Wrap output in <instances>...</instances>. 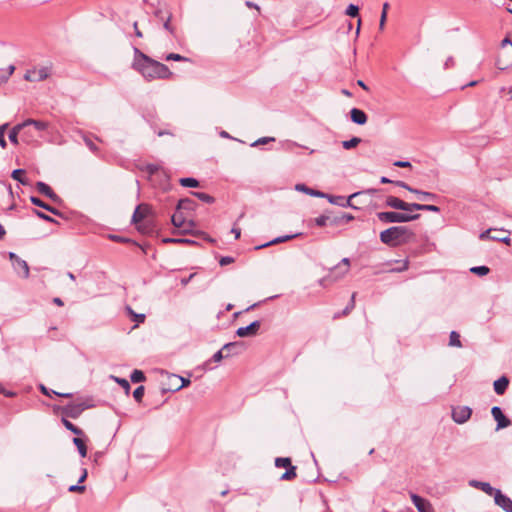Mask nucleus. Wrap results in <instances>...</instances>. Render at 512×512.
Returning a JSON list of instances; mask_svg holds the SVG:
<instances>
[{
	"instance_id": "f257e3e1",
	"label": "nucleus",
	"mask_w": 512,
	"mask_h": 512,
	"mask_svg": "<svg viewBox=\"0 0 512 512\" xmlns=\"http://www.w3.org/2000/svg\"><path fill=\"white\" fill-rule=\"evenodd\" d=\"M132 67L147 81L168 79L172 76V72L169 70L168 66L150 58L137 47H134V61Z\"/></svg>"
},
{
	"instance_id": "f03ea898",
	"label": "nucleus",
	"mask_w": 512,
	"mask_h": 512,
	"mask_svg": "<svg viewBox=\"0 0 512 512\" xmlns=\"http://www.w3.org/2000/svg\"><path fill=\"white\" fill-rule=\"evenodd\" d=\"M414 236V232L406 226H392L380 233V241L389 247H397L410 242Z\"/></svg>"
},
{
	"instance_id": "7ed1b4c3",
	"label": "nucleus",
	"mask_w": 512,
	"mask_h": 512,
	"mask_svg": "<svg viewBox=\"0 0 512 512\" xmlns=\"http://www.w3.org/2000/svg\"><path fill=\"white\" fill-rule=\"evenodd\" d=\"M151 213V207L146 203L139 204L132 215V223L136 225L137 230L141 233H150L153 225L151 221H144Z\"/></svg>"
},
{
	"instance_id": "20e7f679",
	"label": "nucleus",
	"mask_w": 512,
	"mask_h": 512,
	"mask_svg": "<svg viewBox=\"0 0 512 512\" xmlns=\"http://www.w3.org/2000/svg\"><path fill=\"white\" fill-rule=\"evenodd\" d=\"M376 216L378 220L383 224L407 223L418 220L420 218V214H408L396 211L378 212Z\"/></svg>"
},
{
	"instance_id": "39448f33",
	"label": "nucleus",
	"mask_w": 512,
	"mask_h": 512,
	"mask_svg": "<svg viewBox=\"0 0 512 512\" xmlns=\"http://www.w3.org/2000/svg\"><path fill=\"white\" fill-rule=\"evenodd\" d=\"M495 65L499 70H506L512 66V42L508 37L501 42Z\"/></svg>"
},
{
	"instance_id": "423d86ee",
	"label": "nucleus",
	"mask_w": 512,
	"mask_h": 512,
	"mask_svg": "<svg viewBox=\"0 0 512 512\" xmlns=\"http://www.w3.org/2000/svg\"><path fill=\"white\" fill-rule=\"evenodd\" d=\"M275 466L278 468H285L286 471L280 476V480L290 481L297 477L296 466L292 465L291 458L278 457L275 459Z\"/></svg>"
},
{
	"instance_id": "0eeeda50",
	"label": "nucleus",
	"mask_w": 512,
	"mask_h": 512,
	"mask_svg": "<svg viewBox=\"0 0 512 512\" xmlns=\"http://www.w3.org/2000/svg\"><path fill=\"white\" fill-rule=\"evenodd\" d=\"M9 258L12 261V265L17 272L18 275L22 276L23 278L29 277V266L27 262L23 259H21L19 256H17L15 253L10 252Z\"/></svg>"
},
{
	"instance_id": "6e6552de",
	"label": "nucleus",
	"mask_w": 512,
	"mask_h": 512,
	"mask_svg": "<svg viewBox=\"0 0 512 512\" xmlns=\"http://www.w3.org/2000/svg\"><path fill=\"white\" fill-rule=\"evenodd\" d=\"M472 415V409L469 406H457L452 409V419L457 424H464Z\"/></svg>"
},
{
	"instance_id": "1a4fd4ad",
	"label": "nucleus",
	"mask_w": 512,
	"mask_h": 512,
	"mask_svg": "<svg viewBox=\"0 0 512 512\" xmlns=\"http://www.w3.org/2000/svg\"><path fill=\"white\" fill-rule=\"evenodd\" d=\"M171 222L175 228H182V233H188L189 227L194 225L193 221L186 222L183 211L177 209L171 217Z\"/></svg>"
},
{
	"instance_id": "9d476101",
	"label": "nucleus",
	"mask_w": 512,
	"mask_h": 512,
	"mask_svg": "<svg viewBox=\"0 0 512 512\" xmlns=\"http://www.w3.org/2000/svg\"><path fill=\"white\" fill-rule=\"evenodd\" d=\"M49 74H50V71L47 67H42L40 69L34 68L31 70H28L25 73L24 78H25V80L30 81V82H39V81H43L46 78H48Z\"/></svg>"
},
{
	"instance_id": "9b49d317",
	"label": "nucleus",
	"mask_w": 512,
	"mask_h": 512,
	"mask_svg": "<svg viewBox=\"0 0 512 512\" xmlns=\"http://www.w3.org/2000/svg\"><path fill=\"white\" fill-rule=\"evenodd\" d=\"M90 405H85L83 403H78V404H75V403H68L67 405H65L63 408H62V413L67 416V417H70V418H77L81 415V413L89 408Z\"/></svg>"
},
{
	"instance_id": "f8f14e48",
	"label": "nucleus",
	"mask_w": 512,
	"mask_h": 512,
	"mask_svg": "<svg viewBox=\"0 0 512 512\" xmlns=\"http://www.w3.org/2000/svg\"><path fill=\"white\" fill-rule=\"evenodd\" d=\"M387 207L406 212H412L413 203L405 202L395 196H388L385 201Z\"/></svg>"
},
{
	"instance_id": "ddd939ff",
	"label": "nucleus",
	"mask_w": 512,
	"mask_h": 512,
	"mask_svg": "<svg viewBox=\"0 0 512 512\" xmlns=\"http://www.w3.org/2000/svg\"><path fill=\"white\" fill-rule=\"evenodd\" d=\"M491 414L494 420L497 422L496 430L504 429L511 425V421L507 418L502 409L498 406H494L491 409Z\"/></svg>"
},
{
	"instance_id": "4468645a",
	"label": "nucleus",
	"mask_w": 512,
	"mask_h": 512,
	"mask_svg": "<svg viewBox=\"0 0 512 512\" xmlns=\"http://www.w3.org/2000/svg\"><path fill=\"white\" fill-rule=\"evenodd\" d=\"M410 499L418 512H432V504L425 498L415 493H410Z\"/></svg>"
},
{
	"instance_id": "2eb2a0df",
	"label": "nucleus",
	"mask_w": 512,
	"mask_h": 512,
	"mask_svg": "<svg viewBox=\"0 0 512 512\" xmlns=\"http://www.w3.org/2000/svg\"><path fill=\"white\" fill-rule=\"evenodd\" d=\"M496 505L501 507L505 512H512V500L504 495L501 490L497 489L492 495Z\"/></svg>"
},
{
	"instance_id": "dca6fc26",
	"label": "nucleus",
	"mask_w": 512,
	"mask_h": 512,
	"mask_svg": "<svg viewBox=\"0 0 512 512\" xmlns=\"http://www.w3.org/2000/svg\"><path fill=\"white\" fill-rule=\"evenodd\" d=\"M246 346L243 341L230 342L223 346V351H226L225 357L231 355H238L245 350Z\"/></svg>"
},
{
	"instance_id": "f3484780",
	"label": "nucleus",
	"mask_w": 512,
	"mask_h": 512,
	"mask_svg": "<svg viewBox=\"0 0 512 512\" xmlns=\"http://www.w3.org/2000/svg\"><path fill=\"white\" fill-rule=\"evenodd\" d=\"M36 188L39 193L45 195L46 197L51 199L53 202L60 201V197L53 191V189L48 184L39 181L36 183Z\"/></svg>"
},
{
	"instance_id": "a211bd4d",
	"label": "nucleus",
	"mask_w": 512,
	"mask_h": 512,
	"mask_svg": "<svg viewBox=\"0 0 512 512\" xmlns=\"http://www.w3.org/2000/svg\"><path fill=\"white\" fill-rule=\"evenodd\" d=\"M377 192H378V190H377V189H375V188H369V189H367V190H365V191H358V192H355V193H353V194L349 195L347 198H345V197H344V201H343V203H342L341 207H343V208L350 207V208H352V209L358 210V209H359V207L355 206V205L351 202V201H352V199H354V198L358 197L359 195H361V194H363V193H367V194H370V195H374V194H375V193H377Z\"/></svg>"
},
{
	"instance_id": "6ab92c4d",
	"label": "nucleus",
	"mask_w": 512,
	"mask_h": 512,
	"mask_svg": "<svg viewBox=\"0 0 512 512\" xmlns=\"http://www.w3.org/2000/svg\"><path fill=\"white\" fill-rule=\"evenodd\" d=\"M136 167L146 173L149 178L155 175L161 168L158 162H140Z\"/></svg>"
},
{
	"instance_id": "aec40b11",
	"label": "nucleus",
	"mask_w": 512,
	"mask_h": 512,
	"mask_svg": "<svg viewBox=\"0 0 512 512\" xmlns=\"http://www.w3.org/2000/svg\"><path fill=\"white\" fill-rule=\"evenodd\" d=\"M30 201H31V203L33 205H35L37 207H40V208H43V209L49 211L50 213H52L55 216L63 217V213L61 211H59L55 207L45 203L44 201H42L40 198H38L36 196H31L30 197Z\"/></svg>"
},
{
	"instance_id": "412c9836",
	"label": "nucleus",
	"mask_w": 512,
	"mask_h": 512,
	"mask_svg": "<svg viewBox=\"0 0 512 512\" xmlns=\"http://www.w3.org/2000/svg\"><path fill=\"white\" fill-rule=\"evenodd\" d=\"M23 124H26V126L30 125L33 131L40 136V133L42 131L47 130L49 123L42 120H35V119H27L22 122Z\"/></svg>"
},
{
	"instance_id": "4be33fe9",
	"label": "nucleus",
	"mask_w": 512,
	"mask_h": 512,
	"mask_svg": "<svg viewBox=\"0 0 512 512\" xmlns=\"http://www.w3.org/2000/svg\"><path fill=\"white\" fill-rule=\"evenodd\" d=\"M156 17H158L163 22V27L166 31H168L170 34L175 33V27L171 23V14L168 12H163L161 10H158L156 12Z\"/></svg>"
},
{
	"instance_id": "5701e85b",
	"label": "nucleus",
	"mask_w": 512,
	"mask_h": 512,
	"mask_svg": "<svg viewBox=\"0 0 512 512\" xmlns=\"http://www.w3.org/2000/svg\"><path fill=\"white\" fill-rule=\"evenodd\" d=\"M469 485L473 488L480 489L481 491H483L484 493H486L489 496H492L495 493V491L497 490L496 488L492 487L490 485V483L482 482V481H478V480H470Z\"/></svg>"
},
{
	"instance_id": "b1692460",
	"label": "nucleus",
	"mask_w": 512,
	"mask_h": 512,
	"mask_svg": "<svg viewBox=\"0 0 512 512\" xmlns=\"http://www.w3.org/2000/svg\"><path fill=\"white\" fill-rule=\"evenodd\" d=\"M350 117H351L352 122H354L355 124H358V125H364L368 120L366 113L363 110L358 109V108L351 109Z\"/></svg>"
},
{
	"instance_id": "393cba45",
	"label": "nucleus",
	"mask_w": 512,
	"mask_h": 512,
	"mask_svg": "<svg viewBox=\"0 0 512 512\" xmlns=\"http://www.w3.org/2000/svg\"><path fill=\"white\" fill-rule=\"evenodd\" d=\"M39 135L36 134L30 125L26 126L25 129H21V141L26 144L36 142Z\"/></svg>"
},
{
	"instance_id": "a878e982",
	"label": "nucleus",
	"mask_w": 512,
	"mask_h": 512,
	"mask_svg": "<svg viewBox=\"0 0 512 512\" xmlns=\"http://www.w3.org/2000/svg\"><path fill=\"white\" fill-rule=\"evenodd\" d=\"M509 386V379L506 376H501L493 383L494 391L497 395H503Z\"/></svg>"
},
{
	"instance_id": "bb28decb",
	"label": "nucleus",
	"mask_w": 512,
	"mask_h": 512,
	"mask_svg": "<svg viewBox=\"0 0 512 512\" xmlns=\"http://www.w3.org/2000/svg\"><path fill=\"white\" fill-rule=\"evenodd\" d=\"M300 235V233H295V234H291V235H284V236H279V237H276L268 242H263V243H259L258 244V250L259 249H262V248H265V247H268L270 245H274V244H278V243H282V242H285V241H288V240H291L293 238H296Z\"/></svg>"
},
{
	"instance_id": "cd10ccee",
	"label": "nucleus",
	"mask_w": 512,
	"mask_h": 512,
	"mask_svg": "<svg viewBox=\"0 0 512 512\" xmlns=\"http://www.w3.org/2000/svg\"><path fill=\"white\" fill-rule=\"evenodd\" d=\"M26 124L19 123L15 125L9 132L8 138L11 143L17 145L19 139L21 140V129H25Z\"/></svg>"
},
{
	"instance_id": "c85d7f7f",
	"label": "nucleus",
	"mask_w": 512,
	"mask_h": 512,
	"mask_svg": "<svg viewBox=\"0 0 512 512\" xmlns=\"http://www.w3.org/2000/svg\"><path fill=\"white\" fill-rule=\"evenodd\" d=\"M491 233H492V229H488V230L482 232L479 237L481 240L491 239V240L502 242L505 244H510L511 239L509 238V236H495V235H491Z\"/></svg>"
},
{
	"instance_id": "c756f323",
	"label": "nucleus",
	"mask_w": 512,
	"mask_h": 512,
	"mask_svg": "<svg viewBox=\"0 0 512 512\" xmlns=\"http://www.w3.org/2000/svg\"><path fill=\"white\" fill-rule=\"evenodd\" d=\"M197 204L196 202L191 198H183L180 199L177 203V210L181 211H193L195 210Z\"/></svg>"
},
{
	"instance_id": "7c9ffc66",
	"label": "nucleus",
	"mask_w": 512,
	"mask_h": 512,
	"mask_svg": "<svg viewBox=\"0 0 512 512\" xmlns=\"http://www.w3.org/2000/svg\"><path fill=\"white\" fill-rule=\"evenodd\" d=\"M162 242L165 244H185V245H191L196 246L198 245V242L189 238H163Z\"/></svg>"
},
{
	"instance_id": "2f4dec72",
	"label": "nucleus",
	"mask_w": 512,
	"mask_h": 512,
	"mask_svg": "<svg viewBox=\"0 0 512 512\" xmlns=\"http://www.w3.org/2000/svg\"><path fill=\"white\" fill-rule=\"evenodd\" d=\"M295 189L297 191L304 192V193H306V194H308L310 196H313V197L322 198L324 196V192L319 191V190H315V189H312V188H309L305 184H302V183L296 184Z\"/></svg>"
},
{
	"instance_id": "473e14b6",
	"label": "nucleus",
	"mask_w": 512,
	"mask_h": 512,
	"mask_svg": "<svg viewBox=\"0 0 512 512\" xmlns=\"http://www.w3.org/2000/svg\"><path fill=\"white\" fill-rule=\"evenodd\" d=\"M256 333V321L251 322L249 325L245 327H240L237 329L236 334L239 337H245L247 335H254Z\"/></svg>"
},
{
	"instance_id": "72a5a7b5",
	"label": "nucleus",
	"mask_w": 512,
	"mask_h": 512,
	"mask_svg": "<svg viewBox=\"0 0 512 512\" xmlns=\"http://www.w3.org/2000/svg\"><path fill=\"white\" fill-rule=\"evenodd\" d=\"M11 177L24 186L29 185V180L26 177V171L24 169L13 170Z\"/></svg>"
},
{
	"instance_id": "f704fd0d",
	"label": "nucleus",
	"mask_w": 512,
	"mask_h": 512,
	"mask_svg": "<svg viewBox=\"0 0 512 512\" xmlns=\"http://www.w3.org/2000/svg\"><path fill=\"white\" fill-rule=\"evenodd\" d=\"M412 193L416 194L420 200L437 201L439 196L432 192H427L414 188Z\"/></svg>"
},
{
	"instance_id": "c9c22d12",
	"label": "nucleus",
	"mask_w": 512,
	"mask_h": 512,
	"mask_svg": "<svg viewBox=\"0 0 512 512\" xmlns=\"http://www.w3.org/2000/svg\"><path fill=\"white\" fill-rule=\"evenodd\" d=\"M412 211H428V212L439 213L440 208L438 206L432 205V204L413 203Z\"/></svg>"
},
{
	"instance_id": "e433bc0d",
	"label": "nucleus",
	"mask_w": 512,
	"mask_h": 512,
	"mask_svg": "<svg viewBox=\"0 0 512 512\" xmlns=\"http://www.w3.org/2000/svg\"><path fill=\"white\" fill-rule=\"evenodd\" d=\"M354 220V216L349 213H343L341 216H337L331 219L330 224L331 225H339L343 223H348L350 221Z\"/></svg>"
},
{
	"instance_id": "4c0bfd02",
	"label": "nucleus",
	"mask_w": 512,
	"mask_h": 512,
	"mask_svg": "<svg viewBox=\"0 0 512 512\" xmlns=\"http://www.w3.org/2000/svg\"><path fill=\"white\" fill-rule=\"evenodd\" d=\"M349 266H350L349 258H343L341 260V262L336 267H334L333 270L334 271H339L340 272V276L339 277H342L343 275H345L348 272Z\"/></svg>"
},
{
	"instance_id": "58836bf2",
	"label": "nucleus",
	"mask_w": 512,
	"mask_h": 512,
	"mask_svg": "<svg viewBox=\"0 0 512 512\" xmlns=\"http://www.w3.org/2000/svg\"><path fill=\"white\" fill-rule=\"evenodd\" d=\"M73 443L77 447L80 456L83 458L86 457L87 456V446H86L85 442L79 437H74Z\"/></svg>"
},
{
	"instance_id": "ea45409f",
	"label": "nucleus",
	"mask_w": 512,
	"mask_h": 512,
	"mask_svg": "<svg viewBox=\"0 0 512 512\" xmlns=\"http://www.w3.org/2000/svg\"><path fill=\"white\" fill-rule=\"evenodd\" d=\"M225 354H226V351H223V347H222L220 350H218L216 353H214V355L211 357V359H209L208 361H206L204 363L205 367L210 369L211 362H220L222 359L226 358Z\"/></svg>"
},
{
	"instance_id": "a19ab883",
	"label": "nucleus",
	"mask_w": 512,
	"mask_h": 512,
	"mask_svg": "<svg viewBox=\"0 0 512 512\" xmlns=\"http://www.w3.org/2000/svg\"><path fill=\"white\" fill-rule=\"evenodd\" d=\"M62 423L65 426V428L69 431H71L73 434L80 436L83 435L82 429L74 425L72 422L67 420L66 418H62Z\"/></svg>"
},
{
	"instance_id": "79ce46f5",
	"label": "nucleus",
	"mask_w": 512,
	"mask_h": 512,
	"mask_svg": "<svg viewBox=\"0 0 512 512\" xmlns=\"http://www.w3.org/2000/svg\"><path fill=\"white\" fill-rule=\"evenodd\" d=\"M179 183L183 187L195 188L199 186V181L193 177H184L179 180Z\"/></svg>"
},
{
	"instance_id": "37998d69",
	"label": "nucleus",
	"mask_w": 512,
	"mask_h": 512,
	"mask_svg": "<svg viewBox=\"0 0 512 512\" xmlns=\"http://www.w3.org/2000/svg\"><path fill=\"white\" fill-rule=\"evenodd\" d=\"M193 196L197 197L200 201L204 202V203H207V204H212L215 202V198L213 196H211L210 194L208 193H205V192H192Z\"/></svg>"
},
{
	"instance_id": "c03bdc74",
	"label": "nucleus",
	"mask_w": 512,
	"mask_h": 512,
	"mask_svg": "<svg viewBox=\"0 0 512 512\" xmlns=\"http://www.w3.org/2000/svg\"><path fill=\"white\" fill-rule=\"evenodd\" d=\"M322 198H326L329 201V203H331L333 205L340 206V207L344 201V196L331 195V194H327V193H324V196Z\"/></svg>"
},
{
	"instance_id": "a18cd8bd",
	"label": "nucleus",
	"mask_w": 512,
	"mask_h": 512,
	"mask_svg": "<svg viewBox=\"0 0 512 512\" xmlns=\"http://www.w3.org/2000/svg\"><path fill=\"white\" fill-rule=\"evenodd\" d=\"M146 377H145V374L141 371V370H137L135 369L131 375H130V380L133 382V383H140V382H143L145 381Z\"/></svg>"
},
{
	"instance_id": "49530a36",
	"label": "nucleus",
	"mask_w": 512,
	"mask_h": 512,
	"mask_svg": "<svg viewBox=\"0 0 512 512\" xmlns=\"http://www.w3.org/2000/svg\"><path fill=\"white\" fill-rule=\"evenodd\" d=\"M470 272L478 275V276H485L490 272L489 267L482 265V266H474L470 268Z\"/></svg>"
},
{
	"instance_id": "de8ad7c7",
	"label": "nucleus",
	"mask_w": 512,
	"mask_h": 512,
	"mask_svg": "<svg viewBox=\"0 0 512 512\" xmlns=\"http://www.w3.org/2000/svg\"><path fill=\"white\" fill-rule=\"evenodd\" d=\"M449 345L454 347H462L460 335L456 331H452L449 336Z\"/></svg>"
},
{
	"instance_id": "09e8293b",
	"label": "nucleus",
	"mask_w": 512,
	"mask_h": 512,
	"mask_svg": "<svg viewBox=\"0 0 512 512\" xmlns=\"http://www.w3.org/2000/svg\"><path fill=\"white\" fill-rule=\"evenodd\" d=\"M361 141V138L353 137L350 140L343 141L342 146L344 149H351L356 147Z\"/></svg>"
},
{
	"instance_id": "8fccbe9b",
	"label": "nucleus",
	"mask_w": 512,
	"mask_h": 512,
	"mask_svg": "<svg viewBox=\"0 0 512 512\" xmlns=\"http://www.w3.org/2000/svg\"><path fill=\"white\" fill-rule=\"evenodd\" d=\"M331 219L328 215L322 214L315 218V224L319 227H324L328 222L330 223Z\"/></svg>"
},
{
	"instance_id": "3c124183",
	"label": "nucleus",
	"mask_w": 512,
	"mask_h": 512,
	"mask_svg": "<svg viewBox=\"0 0 512 512\" xmlns=\"http://www.w3.org/2000/svg\"><path fill=\"white\" fill-rule=\"evenodd\" d=\"M165 60H167V61H186V62L190 61L189 58L184 57V56H182L180 54H177V53H169V54H167L166 57H165Z\"/></svg>"
},
{
	"instance_id": "603ef678",
	"label": "nucleus",
	"mask_w": 512,
	"mask_h": 512,
	"mask_svg": "<svg viewBox=\"0 0 512 512\" xmlns=\"http://www.w3.org/2000/svg\"><path fill=\"white\" fill-rule=\"evenodd\" d=\"M34 213L37 217H39L40 219L46 221V222H50V223H55V224H58L57 220H55L53 217L39 211V210H36L34 209Z\"/></svg>"
},
{
	"instance_id": "864d4df0",
	"label": "nucleus",
	"mask_w": 512,
	"mask_h": 512,
	"mask_svg": "<svg viewBox=\"0 0 512 512\" xmlns=\"http://www.w3.org/2000/svg\"><path fill=\"white\" fill-rule=\"evenodd\" d=\"M144 391H145V388L144 386H138L134 392H133V397L135 399L136 402L140 403L142 401V398L144 396Z\"/></svg>"
},
{
	"instance_id": "5fc2aeb1",
	"label": "nucleus",
	"mask_w": 512,
	"mask_h": 512,
	"mask_svg": "<svg viewBox=\"0 0 512 512\" xmlns=\"http://www.w3.org/2000/svg\"><path fill=\"white\" fill-rule=\"evenodd\" d=\"M346 15L350 17H357L359 15V7L354 4H349L346 8Z\"/></svg>"
},
{
	"instance_id": "6e6d98bb",
	"label": "nucleus",
	"mask_w": 512,
	"mask_h": 512,
	"mask_svg": "<svg viewBox=\"0 0 512 512\" xmlns=\"http://www.w3.org/2000/svg\"><path fill=\"white\" fill-rule=\"evenodd\" d=\"M173 377H175L176 379L181 381V384L174 389L175 391H178V390H180V389H182L184 387H187L191 383L190 380L187 379V378H183V377L178 376V375H173Z\"/></svg>"
},
{
	"instance_id": "4d7b16f0",
	"label": "nucleus",
	"mask_w": 512,
	"mask_h": 512,
	"mask_svg": "<svg viewBox=\"0 0 512 512\" xmlns=\"http://www.w3.org/2000/svg\"><path fill=\"white\" fill-rule=\"evenodd\" d=\"M119 385L125 390L126 394L130 392V383L124 378H115Z\"/></svg>"
},
{
	"instance_id": "13d9d810",
	"label": "nucleus",
	"mask_w": 512,
	"mask_h": 512,
	"mask_svg": "<svg viewBox=\"0 0 512 512\" xmlns=\"http://www.w3.org/2000/svg\"><path fill=\"white\" fill-rule=\"evenodd\" d=\"M7 126H8V124H4V125H1V126H0V146H1L2 148H5V147H6V145H7L6 140H5V137H4V135H5V130H6Z\"/></svg>"
},
{
	"instance_id": "bf43d9fd",
	"label": "nucleus",
	"mask_w": 512,
	"mask_h": 512,
	"mask_svg": "<svg viewBox=\"0 0 512 512\" xmlns=\"http://www.w3.org/2000/svg\"><path fill=\"white\" fill-rule=\"evenodd\" d=\"M129 312L131 313V315L133 316V320L136 321L137 323H143L145 321V314H137L135 312H133V310L131 308H128Z\"/></svg>"
},
{
	"instance_id": "052dcab7",
	"label": "nucleus",
	"mask_w": 512,
	"mask_h": 512,
	"mask_svg": "<svg viewBox=\"0 0 512 512\" xmlns=\"http://www.w3.org/2000/svg\"><path fill=\"white\" fill-rule=\"evenodd\" d=\"M85 489H86V487L84 485H81L80 483H78V484L69 486L68 491L83 493L85 491Z\"/></svg>"
},
{
	"instance_id": "680f3d73",
	"label": "nucleus",
	"mask_w": 512,
	"mask_h": 512,
	"mask_svg": "<svg viewBox=\"0 0 512 512\" xmlns=\"http://www.w3.org/2000/svg\"><path fill=\"white\" fill-rule=\"evenodd\" d=\"M408 267H409V261L406 259V260L402 261V265L401 266L393 268V269H391V271L392 272H402V271L407 270Z\"/></svg>"
},
{
	"instance_id": "e2e57ef3",
	"label": "nucleus",
	"mask_w": 512,
	"mask_h": 512,
	"mask_svg": "<svg viewBox=\"0 0 512 512\" xmlns=\"http://www.w3.org/2000/svg\"><path fill=\"white\" fill-rule=\"evenodd\" d=\"M233 262H234V258L230 257V256L221 257V259L219 260V264L221 266H225V265L231 264Z\"/></svg>"
},
{
	"instance_id": "0e129e2a",
	"label": "nucleus",
	"mask_w": 512,
	"mask_h": 512,
	"mask_svg": "<svg viewBox=\"0 0 512 512\" xmlns=\"http://www.w3.org/2000/svg\"><path fill=\"white\" fill-rule=\"evenodd\" d=\"M386 19H387V13H386V11H382L381 17H380V23H379V30H381V31L384 30Z\"/></svg>"
},
{
	"instance_id": "69168bd1",
	"label": "nucleus",
	"mask_w": 512,
	"mask_h": 512,
	"mask_svg": "<svg viewBox=\"0 0 512 512\" xmlns=\"http://www.w3.org/2000/svg\"><path fill=\"white\" fill-rule=\"evenodd\" d=\"M392 184H394V185H396V186H399V187H402V188H404V189H406V190H408V191H410V192H412V191H413V189H414V188L410 187L407 183H405V182H403V181H394V180H393V183H392Z\"/></svg>"
},
{
	"instance_id": "338daca9",
	"label": "nucleus",
	"mask_w": 512,
	"mask_h": 512,
	"mask_svg": "<svg viewBox=\"0 0 512 512\" xmlns=\"http://www.w3.org/2000/svg\"><path fill=\"white\" fill-rule=\"evenodd\" d=\"M271 141H275V138H273V137H261V138H258V146L266 145L267 143H269Z\"/></svg>"
},
{
	"instance_id": "774afa93",
	"label": "nucleus",
	"mask_w": 512,
	"mask_h": 512,
	"mask_svg": "<svg viewBox=\"0 0 512 512\" xmlns=\"http://www.w3.org/2000/svg\"><path fill=\"white\" fill-rule=\"evenodd\" d=\"M84 142L85 144L87 145V147L91 150V151H96L97 150V146L93 143L92 140H90L89 138L87 137H84Z\"/></svg>"
}]
</instances>
